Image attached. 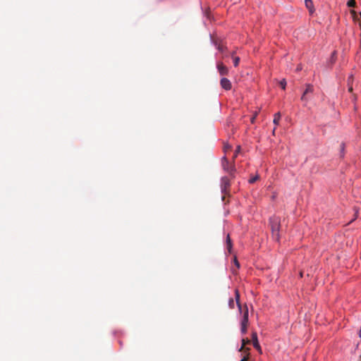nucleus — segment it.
I'll return each mask as SVG.
<instances>
[{
    "label": "nucleus",
    "instance_id": "nucleus-1",
    "mask_svg": "<svg viewBox=\"0 0 361 361\" xmlns=\"http://www.w3.org/2000/svg\"><path fill=\"white\" fill-rule=\"evenodd\" d=\"M269 224L271 230L272 238L279 241L280 239L279 230H280V219L276 216H273L269 219Z\"/></svg>",
    "mask_w": 361,
    "mask_h": 361
},
{
    "label": "nucleus",
    "instance_id": "nucleus-2",
    "mask_svg": "<svg viewBox=\"0 0 361 361\" xmlns=\"http://www.w3.org/2000/svg\"><path fill=\"white\" fill-rule=\"evenodd\" d=\"M223 169L228 173L231 178H234V173L235 172V166L234 161L230 163L226 157H224L221 159Z\"/></svg>",
    "mask_w": 361,
    "mask_h": 361
},
{
    "label": "nucleus",
    "instance_id": "nucleus-3",
    "mask_svg": "<svg viewBox=\"0 0 361 361\" xmlns=\"http://www.w3.org/2000/svg\"><path fill=\"white\" fill-rule=\"evenodd\" d=\"M230 186H231L230 179L226 176L222 177L221 179V192L224 195H227L229 192Z\"/></svg>",
    "mask_w": 361,
    "mask_h": 361
},
{
    "label": "nucleus",
    "instance_id": "nucleus-4",
    "mask_svg": "<svg viewBox=\"0 0 361 361\" xmlns=\"http://www.w3.org/2000/svg\"><path fill=\"white\" fill-rule=\"evenodd\" d=\"M313 91H314V87H313L312 85H310V84L306 85V89L301 97V100L307 102L309 100V98L307 97L308 94L310 93H312Z\"/></svg>",
    "mask_w": 361,
    "mask_h": 361
},
{
    "label": "nucleus",
    "instance_id": "nucleus-5",
    "mask_svg": "<svg viewBox=\"0 0 361 361\" xmlns=\"http://www.w3.org/2000/svg\"><path fill=\"white\" fill-rule=\"evenodd\" d=\"M216 68L221 75H228V69L222 62H218L216 64Z\"/></svg>",
    "mask_w": 361,
    "mask_h": 361
},
{
    "label": "nucleus",
    "instance_id": "nucleus-6",
    "mask_svg": "<svg viewBox=\"0 0 361 361\" xmlns=\"http://www.w3.org/2000/svg\"><path fill=\"white\" fill-rule=\"evenodd\" d=\"M252 341L253 347L257 350L260 353H262V348L259 345L258 338H257V334L256 332H252Z\"/></svg>",
    "mask_w": 361,
    "mask_h": 361
},
{
    "label": "nucleus",
    "instance_id": "nucleus-7",
    "mask_svg": "<svg viewBox=\"0 0 361 361\" xmlns=\"http://www.w3.org/2000/svg\"><path fill=\"white\" fill-rule=\"evenodd\" d=\"M220 85L221 87L226 90H230L232 87L231 81L226 78H223L221 79Z\"/></svg>",
    "mask_w": 361,
    "mask_h": 361
},
{
    "label": "nucleus",
    "instance_id": "nucleus-8",
    "mask_svg": "<svg viewBox=\"0 0 361 361\" xmlns=\"http://www.w3.org/2000/svg\"><path fill=\"white\" fill-rule=\"evenodd\" d=\"M245 310L243 312V319L241 321V326H247L248 325V309L247 305L245 306Z\"/></svg>",
    "mask_w": 361,
    "mask_h": 361
},
{
    "label": "nucleus",
    "instance_id": "nucleus-9",
    "mask_svg": "<svg viewBox=\"0 0 361 361\" xmlns=\"http://www.w3.org/2000/svg\"><path fill=\"white\" fill-rule=\"evenodd\" d=\"M350 14L352 16L353 20H355V21L359 20H360L359 17L361 18V12L357 13L355 11L350 10Z\"/></svg>",
    "mask_w": 361,
    "mask_h": 361
},
{
    "label": "nucleus",
    "instance_id": "nucleus-10",
    "mask_svg": "<svg viewBox=\"0 0 361 361\" xmlns=\"http://www.w3.org/2000/svg\"><path fill=\"white\" fill-rule=\"evenodd\" d=\"M306 7L309 9L310 12L312 13L314 12L313 8V3L312 0H305V1Z\"/></svg>",
    "mask_w": 361,
    "mask_h": 361
},
{
    "label": "nucleus",
    "instance_id": "nucleus-11",
    "mask_svg": "<svg viewBox=\"0 0 361 361\" xmlns=\"http://www.w3.org/2000/svg\"><path fill=\"white\" fill-rule=\"evenodd\" d=\"M226 247L228 252L231 253L232 249V243L229 234H228L226 237Z\"/></svg>",
    "mask_w": 361,
    "mask_h": 361
},
{
    "label": "nucleus",
    "instance_id": "nucleus-12",
    "mask_svg": "<svg viewBox=\"0 0 361 361\" xmlns=\"http://www.w3.org/2000/svg\"><path fill=\"white\" fill-rule=\"evenodd\" d=\"M231 55V57L233 59L234 66H235V67L238 66V64H239V62H240V58L238 56H235V52L234 51L232 52Z\"/></svg>",
    "mask_w": 361,
    "mask_h": 361
},
{
    "label": "nucleus",
    "instance_id": "nucleus-13",
    "mask_svg": "<svg viewBox=\"0 0 361 361\" xmlns=\"http://www.w3.org/2000/svg\"><path fill=\"white\" fill-rule=\"evenodd\" d=\"M235 300H236L238 307L239 310H241V305H240V301H239L240 295H239V292L238 290H235Z\"/></svg>",
    "mask_w": 361,
    "mask_h": 361
},
{
    "label": "nucleus",
    "instance_id": "nucleus-14",
    "mask_svg": "<svg viewBox=\"0 0 361 361\" xmlns=\"http://www.w3.org/2000/svg\"><path fill=\"white\" fill-rule=\"evenodd\" d=\"M281 119V114L279 112L274 114V123L278 125Z\"/></svg>",
    "mask_w": 361,
    "mask_h": 361
},
{
    "label": "nucleus",
    "instance_id": "nucleus-15",
    "mask_svg": "<svg viewBox=\"0 0 361 361\" xmlns=\"http://www.w3.org/2000/svg\"><path fill=\"white\" fill-rule=\"evenodd\" d=\"M250 343V341L249 339H247V338H243V339L242 340V346H241V348H240V350H243V349H245V345H246V344H248V343Z\"/></svg>",
    "mask_w": 361,
    "mask_h": 361
},
{
    "label": "nucleus",
    "instance_id": "nucleus-16",
    "mask_svg": "<svg viewBox=\"0 0 361 361\" xmlns=\"http://www.w3.org/2000/svg\"><path fill=\"white\" fill-rule=\"evenodd\" d=\"M348 7H355L356 5L355 0H349L347 3Z\"/></svg>",
    "mask_w": 361,
    "mask_h": 361
},
{
    "label": "nucleus",
    "instance_id": "nucleus-17",
    "mask_svg": "<svg viewBox=\"0 0 361 361\" xmlns=\"http://www.w3.org/2000/svg\"><path fill=\"white\" fill-rule=\"evenodd\" d=\"M240 150V147L238 146L236 149H235V153H234V154L233 156V158H232L233 161H234L235 159L237 157L238 154L239 153Z\"/></svg>",
    "mask_w": 361,
    "mask_h": 361
},
{
    "label": "nucleus",
    "instance_id": "nucleus-18",
    "mask_svg": "<svg viewBox=\"0 0 361 361\" xmlns=\"http://www.w3.org/2000/svg\"><path fill=\"white\" fill-rule=\"evenodd\" d=\"M279 84H280V85H281V88H282L283 90H285V89H286V80H285V79H283L282 80H281V81H280V82H279Z\"/></svg>",
    "mask_w": 361,
    "mask_h": 361
},
{
    "label": "nucleus",
    "instance_id": "nucleus-19",
    "mask_svg": "<svg viewBox=\"0 0 361 361\" xmlns=\"http://www.w3.org/2000/svg\"><path fill=\"white\" fill-rule=\"evenodd\" d=\"M228 305L231 309L234 308V300L233 298L229 299Z\"/></svg>",
    "mask_w": 361,
    "mask_h": 361
},
{
    "label": "nucleus",
    "instance_id": "nucleus-20",
    "mask_svg": "<svg viewBox=\"0 0 361 361\" xmlns=\"http://www.w3.org/2000/svg\"><path fill=\"white\" fill-rule=\"evenodd\" d=\"M259 178V176H256L253 178H251L250 180H249V183H254L257 179Z\"/></svg>",
    "mask_w": 361,
    "mask_h": 361
},
{
    "label": "nucleus",
    "instance_id": "nucleus-21",
    "mask_svg": "<svg viewBox=\"0 0 361 361\" xmlns=\"http://www.w3.org/2000/svg\"><path fill=\"white\" fill-rule=\"evenodd\" d=\"M247 326H241V332L242 334H245L247 332Z\"/></svg>",
    "mask_w": 361,
    "mask_h": 361
},
{
    "label": "nucleus",
    "instance_id": "nucleus-22",
    "mask_svg": "<svg viewBox=\"0 0 361 361\" xmlns=\"http://www.w3.org/2000/svg\"><path fill=\"white\" fill-rule=\"evenodd\" d=\"M226 47H224V46L222 45H219L218 46V49L221 51V52H224V51L225 50Z\"/></svg>",
    "mask_w": 361,
    "mask_h": 361
},
{
    "label": "nucleus",
    "instance_id": "nucleus-23",
    "mask_svg": "<svg viewBox=\"0 0 361 361\" xmlns=\"http://www.w3.org/2000/svg\"><path fill=\"white\" fill-rule=\"evenodd\" d=\"M234 263H235V264L236 265V267H237L238 268H239V267H240V264H239L238 261L237 260V259H236L235 257V259H234Z\"/></svg>",
    "mask_w": 361,
    "mask_h": 361
},
{
    "label": "nucleus",
    "instance_id": "nucleus-24",
    "mask_svg": "<svg viewBox=\"0 0 361 361\" xmlns=\"http://www.w3.org/2000/svg\"><path fill=\"white\" fill-rule=\"evenodd\" d=\"M257 113H255V114L251 118L250 121H251V123H254L255 122V120L256 118V116H257Z\"/></svg>",
    "mask_w": 361,
    "mask_h": 361
},
{
    "label": "nucleus",
    "instance_id": "nucleus-25",
    "mask_svg": "<svg viewBox=\"0 0 361 361\" xmlns=\"http://www.w3.org/2000/svg\"><path fill=\"white\" fill-rule=\"evenodd\" d=\"M348 90H349V92H352L353 91V87L352 86H349Z\"/></svg>",
    "mask_w": 361,
    "mask_h": 361
},
{
    "label": "nucleus",
    "instance_id": "nucleus-26",
    "mask_svg": "<svg viewBox=\"0 0 361 361\" xmlns=\"http://www.w3.org/2000/svg\"><path fill=\"white\" fill-rule=\"evenodd\" d=\"M240 361H247L246 357H243Z\"/></svg>",
    "mask_w": 361,
    "mask_h": 361
},
{
    "label": "nucleus",
    "instance_id": "nucleus-27",
    "mask_svg": "<svg viewBox=\"0 0 361 361\" xmlns=\"http://www.w3.org/2000/svg\"><path fill=\"white\" fill-rule=\"evenodd\" d=\"M359 336L361 338V329L360 330V332H359Z\"/></svg>",
    "mask_w": 361,
    "mask_h": 361
},
{
    "label": "nucleus",
    "instance_id": "nucleus-28",
    "mask_svg": "<svg viewBox=\"0 0 361 361\" xmlns=\"http://www.w3.org/2000/svg\"><path fill=\"white\" fill-rule=\"evenodd\" d=\"M228 148H230V147H226L225 148V150H227Z\"/></svg>",
    "mask_w": 361,
    "mask_h": 361
}]
</instances>
